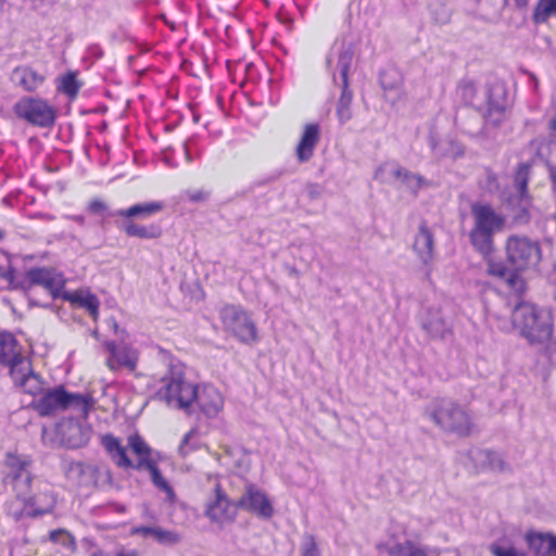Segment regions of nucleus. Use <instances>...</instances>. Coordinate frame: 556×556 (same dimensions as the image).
Returning <instances> with one entry per match:
<instances>
[{
    "instance_id": "nucleus-4",
    "label": "nucleus",
    "mask_w": 556,
    "mask_h": 556,
    "mask_svg": "<svg viewBox=\"0 0 556 556\" xmlns=\"http://www.w3.org/2000/svg\"><path fill=\"white\" fill-rule=\"evenodd\" d=\"M353 62V51L350 47L341 45L333 48L327 59V66L336 84L342 87L341 96L337 105V115L340 123H346L352 117L353 93L349 89V72Z\"/></svg>"
},
{
    "instance_id": "nucleus-43",
    "label": "nucleus",
    "mask_w": 556,
    "mask_h": 556,
    "mask_svg": "<svg viewBox=\"0 0 556 556\" xmlns=\"http://www.w3.org/2000/svg\"><path fill=\"white\" fill-rule=\"evenodd\" d=\"M50 540L55 543H61L66 546H74V538L65 530L59 529L50 532Z\"/></svg>"
},
{
    "instance_id": "nucleus-19",
    "label": "nucleus",
    "mask_w": 556,
    "mask_h": 556,
    "mask_svg": "<svg viewBox=\"0 0 556 556\" xmlns=\"http://www.w3.org/2000/svg\"><path fill=\"white\" fill-rule=\"evenodd\" d=\"M320 130L317 124H306L295 152L298 160L303 163L312 159L316 144L319 141Z\"/></svg>"
},
{
    "instance_id": "nucleus-59",
    "label": "nucleus",
    "mask_w": 556,
    "mask_h": 556,
    "mask_svg": "<svg viewBox=\"0 0 556 556\" xmlns=\"http://www.w3.org/2000/svg\"><path fill=\"white\" fill-rule=\"evenodd\" d=\"M447 20H448V16H445V17L440 18L439 22L445 23Z\"/></svg>"
},
{
    "instance_id": "nucleus-28",
    "label": "nucleus",
    "mask_w": 556,
    "mask_h": 556,
    "mask_svg": "<svg viewBox=\"0 0 556 556\" xmlns=\"http://www.w3.org/2000/svg\"><path fill=\"white\" fill-rule=\"evenodd\" d=\"M555 535L542 532H527L526 542L536 556H551Z\"/></svg>"
},
{
    "instance_id": "nucleus-23",
    "label": "nucleus",
    "mask_w": 556,
    "mask_h": 556,
    "mask_svg": "<svg viewBox=\"0 0 556 556\" xmlns=\"http://www.w3.org/2000/svg\"><path fill=\"white\" fill-rule=\"evenodd\" d=\"M62 431L68 446L74 448L86 445L92 432L89 425L73 420L64 424Z\"/></svg>"
},
{
    "instance_id": "nucleus-58",
    "label": "nucleus",
    "mask_w": 556,
    "mask_h": 556,
    "mask_svg": "<svg viewBox=\"0 0 556 556\" xmlns=\"http://www.w3.org/2000/svg\"><path fill=\"white\" fill-rule=\"evenodd\" d=\"M75 468H76L77 470L81 471V470H83V465H81V464H76V465H75Z\"/></svg>"
},
{
    "instance_id": "nucleus-41",
    "label": "nucleus",
    "mask_w": 556,
    "mask_h": 556,
    "mask_svg": "<svg viewBox=\"0 0 556 556\" xmlns=\"http://www.w3.org/2000/svg\"><path fill=\"white\" fill-rule=\"evenodd\" d=\"M301 556H320L317 542L313 535H305L301 546Z\"/></svg>"
},
{
    "instance_id": "nucleus-11",
    "label": "nucleus",
    "mask_w": 556,
    "mask_h": 556,
    "mask_svg": "<svg viewBox=\"0 0 556 556\" xmlns=\"http://www.w3.org/2000/svg\"><path fill=\"white\" fill-rule=\"evenodd\" d=\"M109 353L105 364L112 371L126 369L135 372L139 362V352L131 345H117L114 341H105L103 344Z\"/></svg>"
},
{
    "instance_id": "nucleus-40",
    "label": "nucleus",
    "mask_w": 556,
    "mask_h": 556,
    "mask_svg": "<svg viewBox=\"0 0 556 556\" xmlns=\"http://www.w3.org/2000/svg\"><path fill=\"white\" fill-rule=\"evenodd\" d=\"M485 257L488 258L486 271L489 275L500 278V279H504L508 275L509 269L506 267V265L504 263L493 261L491 258V255L485 256Z\"/></svg>"
},
{
    "instance_id": "nucleus-16",
    "label": "nucleus",
    "mask_w": 556,
    "mask_h": 556,
    "mask_svg": "<svg viewBox=\"0 0 556 556\" xmlns=\"http://www.w3.org/2000/svg\"><path fill=\"white\" fill-rule=\"evenodd\" d=\"M201 412L208 418L216 417L224 407V396L212 384H202L197 388L195 400Z\"/></svg>"
},
{
    "instance_id": "nucleus-37",
    "label": "nucleus",
    "mask_w": 556,
    "mask_h": 556,
    "mask_svg": "<svg viewBox=\"0 0 556 556\" xmlns=\"http://www.w3.org/2000/svg\"><path fill=\"white\" fill-rule=\"evenodd\" d=\"M551 16H556V2H539L533 14L534 21L543 23Z\"/></svg>"
},
{
    "instance_id": "nucleus-56",
    "label": "nucleus",
    "mask_w": 556,
    "mask_h": 556,
    "mask_svg": "<svg viewBox=\"0 0 556 556\" xmlns=\"http://www.w3.org/2000/svg\"><path fill=\"white\" fill-rule=\"evenodd\" d=\"M73 219L77 223H83L84 222V217L83 216H74Z\"/></svg>"
},
{
    "instance_id": "nucleus-52",
    "label": "nucleus",
    "mask_w": 556,
    "mask_h": 556,
    "mask_svg": "<svg viewBox=\"0 0 556 556\" xmlns=\"http://www.w3.org/2000/svg\"><path fill=\"white\" fill-rule=\"evenodd\" d=\"M549 129L553 132V135H556V116L551 119Z\"/></svg>"
},
{
    "instance_id": "nucleus-1",
    "label": "nucleus",
    "mask_w": 556,
    "mask_h": 556,
    "mask_svg": "<svg viewBox=\"0 0 556 556\" xmlns=\"http://www.w3.org/2000/svg\"><path fill=\"white\" fill-rule=\"evenodd\" d=\"M511 319L513 326L530 344H543L554 334V313L551 307L521 302L516 305Z\"/></svg>"
},
{
    "instance_id": "nucleus-48",
    "label": "nucleus",
    "mask_w": 556,
    "mask_h": 556,
    "mask_svg": "<svg viewBox=\"0 0 556 556\" xmlns=\"http://www.w3.org/2000/svg\"><path fill=\"white\" fill-rule=\"evenodd\" d=\"M92 556H138L135 551H118L115 554H109L102 551L96 552Z\"/></svg>"
},
{
    "instance_id": "nucleus-33",
    "label": "nucleus",
    "mask_w": 556,
    "mask_h": 556,
    "mask_svg": "<svg viewBox=\"0 0 556 556\" xmlns=\"http://www.w3.org/2000/svg\"><path fill=\"white\" fill-rule=\"evenodd\" d=\"M403 168L393 162L381 164L375 172L374 178L382 184L396 182L401 178Z\"/></svg>"
},
{
    "instance_id": "nucleus-21",
    "label": "nucleus",
    "mask_w": 556,
    "mask_h": 556,
    "mask_svg": "<svg viewBox=\"0 0 556 556\" xmlns=\"http://www.w3.org/2000/svg\"><path fill=\"white\" fill-rule=\"evenodd\" d=\"M63 299L76 305L85 308L94 320L99 317L100 301L96 294L88 289H78L75 291L66 292Z\"/></svg>"
},
{
    "instance_id": "nucleus-34",
    "label": "nucleus",
    "mask_w": 556,
    "mask_h": 556,
    "mask_svg": "<svg viewBox=\"0 0 556 556\" xmlns=\"http://www.w3.org/2000/svg\"><path fill=\"white\" fill-rule=\"evenodd\" d=\"M127 444L130 447V450L138 456V464H140L144 459H155L152 456L150 446L140 435H129L127 439Z\"/></svg>"
},
{
    "instance_id": "nucleus-35",
    "label": "nucleus",
    "mask_w": 556,
    "mask_h": 556,
    "mask_svg": "<svg viewBox=\"0 0 556 556\" xmlns=\"http://www.w3.org/2000/svg\"><path fill=\"white\" fill-rule=\"evenodd\" d=\"M201 446V439L199 431L195 429H191L188 433L185 434L180 445L179 453L182 456L188 455L192 451L199 448Z\"/></svg>"
},
{
    "instance_id": "nucleus-15",
    "label": "nucleus",
    "mask_w": 556,
    "mask_h": 556,
    "mask_svg": "<svg viewBox=\"0 0 556 556\" xmlns=\"http://www.w3.org/2000/svg\"><path fill=\"white\" fill-rule=\"evenodd\" d=\"M239 508L268 519L274 515L273 505L267 495L260 489L249 485L237 502Z\"/></svg>"
},
{
    "instance_id": "nucleus-22",
    "label": "nucleus",
    "mask_w": 556,
    "mask_h": 556,
    "mask_svg": "<svg viewBox=\"0 0 556 556\" xmlns=\"http://www.w3.org/2000/svg\"><path fill=\"white\" fill-rule=\"evenodd\" d=\"M164 208V203L161 201L142 202L131 205L127 208L118 210L113 215L124 219H146L149 218Z\"/></svg>"
},
{
    "instance_id": "nucleus-30",
    "label": "nucleus",
    "mask_w": 556,
    "mask_h": 556,
    "mask_svg": "<svg viewBox=\"0 0 556 556\" xmlns=\"http://www.w3.org/2000/svg\"><path fill=\"white\" fill-rule=\"evenodd\" d=\"M123 229L127 236L140 239H154L161 236V228L159 226L138 225L130 219H125Z\"/></svg>"
},
{
    "instance_id": "nucleus-26",
    "label": "nucleus",
    "mask_w": 556,
    "mask_h": 556,
    "mask_svg": "<svg viewBox=\"0 0 556 556\" xmlns=\"http://www.w3.org/2000/svg\"><path fill=\"white\" fill-rule=\"evenodd\" d=\"M435 552L418 540L406 539L390 546L389 556H433Z\"/></svg>"
},
{
    "instance_id": "nucleus-38",
    "label": "nucleus",
    "mask_w": 556,
    "mask_h": 556,
    "mask_svg": "<svg viewBox=\"0 0 556 556\" xmlns=\"http://www.w3.org/2000/svg\"><path fill=\"white\" fill-rule=\"evenodd\" d=\"M59 89L68 97L74 98L79 90V86L74 74L68 73L64 75L60 80Z\"/></svg>"
},
{
    "instance_id": "nucleus-17",
    "label": "nucleus",
    "mask_w": 556,
    "mask_h": 556,
    "mask_svg": "<svg viewBox=\"0 0 556 556\" xmlns=\"http://www.w3.org/2000/svg\"><path fill=\"white\" fill-rule=\"evenodd\" d=\"M24 503L23 509L21 513L16 514V518H21L23 516L36 517L39 515H43L50 513L55 504L54 495L49 492H40L33 497H26V495L17 496Z\"/></svg>"
},
{
    "instance_id": "nucleus-7",
    "label": "nucleus",
    "mask_w": 556,
    "mask_h": 556,
    "mask_svg": "<svg viewBox=\"0 0 556 556\" xmlns=\"http://www.w3.org/2000/svg\"><path fill=\"white\" fill-rule=\"evenodd\" d=\"M505 253L508 264L515 270L535 267L542 257L541 247L526 236L511 235L506 239Z\"/></svg>"
},
{
    "instance_id": "nucleus-31",
    "label": "nucleus",
    "mask_w": 556,
    "mask_h": 556,
    "mask_svg": "<svg viewBox=\"0 0 556 556\" xmlns=\"http://www.w3.org/2000/svg\"><path fill=\"white\" fill-rule=\"evenodd\" d=\"M14 78L27 91L36 90L43 83V76L29 67L15 68Z\"/></svg>"
},
{
    "instance_id": "nucleus-42",
    "label": "nucleus",
    "mask_w": 556,
    "mask_h": 556,
    "mask_svg": "<svg viewBox=\"0 0 556 556\" xmlns=\"http://www.w3.org/2000/svg\"><path fill=\"white\" fill-rule=\"evenodd\" d=\"M515 271H508V275L503 279L505 280L507 287L516 292V293H522L526 287V283L523 279Z\"/></svg>"
},
{
    "instance_id": "nucleus-53",
    "label": "nucleus",
    "mask_w": 556,
    "mask_h": 556,
    "mask_svg": "<svg viewBox=\"0 0 556 556\" xmlns=\"http://www.w3.org/2000/svg\"><path fill=\"white\" fill-rule=\"evenodd\" d=\"M553 285V298L556 301V267H555V279L552 282Z\"/></svg>"
},
{
    "instance_id": "nucleus-25",
    "label": "nucleus",
    "mask_w": 556,
    "mask_h": 556,
    "mask_svg": "<svg viewBox=\"0 0 556 556\" xmlns=\"http://www.w3.org/2000/svg\"><path fill=\"white\" fill-rule=\"evenodd\" d=\"M138 469H146L151 477V481L155 488L164 492L166 500L173 504L176 501V494L174 489L170 486L168 481L162 476L156 459H144L140 464H137Z\"/></svg>"
},
{
    "instance_id": "nucleus-47",
    "label": "nucleus",
    "mask_w": 556,
    "mask_h": 556,
    "mask_svg": "<svg viewBox=\"0 0 556 556\" xmlns=\"http://www.w3.org/2000/svg\"><path fill=\"white\" fill-rule=\"evenodd\" d=\"M542 345H545V352L551 358L556 357V339L552 336V338L543 343Z\"/></svg>"
},
{
    "instance_id": "nucleus-20",
    "label": "nucleus",
    "mask_w": 556,
    "mask_h": 556,
    "mask_svg": "<svg viewBox=\"0 0 556 556\" xmlns=\"http://www.w3.org/2000/svg\"><path fill=\"white\" fill-rule=\"evenodd\" d=\"M22 361H28L21 354V346L11 333H0V363L10 367V370Z\"/></svg>"
},
{
    "instance_id": "nucleus-5",
    "label": "nucleus",
    "mask_w": 556,
    "mask_h": 556,
    "mask_svg": "<svg viewBox=\"0 0 556 556\" xmlns=\"http://www.w3.org/2000/svg\"><path fill=\"white\" fill-rule=\"evenodd\" d=\"M93 405L94 400L90 394L68 393L61 387L45 390L37 400L31 402L33 408L42 417L73 408L87 418Z\"/></svg>"
},
{
    "instance_id": "nucleus-27",
    "label": "nucleus",
    "mask_w": 556,
    "mask_h": 556,
    "mask_svg": "<svg viewBox=\"0 0 556 556\" xmlns=\"http://www.w3.org/2000/svg\"><path fill=\"white\" fill-rule=\"evenodd\" d=\"M102 445L111 456L112 460L122 468H131L134 464L126 453V448L122 445L121 440L112 434L102 437Z\"/></svg>"
},
{
    "instance_id": "nucleus-6",
    "label": "nucleus",
    "mask_w": 556,
    "mask_h": 556,
    "mask_svg": "<svg viewBox=\"0 0 556 556\" xmlns=\"http://www.w3.org/2000/svg\"><path fill=\"white\" fill-rule=\"evenodd\" d=\"M159 396L175 408H188L197 396V387L185 379L184 366L172 364L161 379Z\"/></svg>"
},
{
    "instance_id": "nucleus-36",
    "label": "nucleus",
    "mask_w": 556,
    "mask_h": 556,
    "mask_svg": "<svg viewBox=\"0 0 556 556\" xmlns=\"http://www.w3.org/2000/svg\"><path fill=\"white\" fill-rule=\"evenodd\" d=\"M399 182L405 186L408 190L416 193L425 185L426 181L421 176L409 173L403 168Z\"/></svg>"
},
{
    "instance_id": "nucleus-32",
    "label": "nucleus",
    "mask_w": 556,
    "mask_h": 556,
    "mask_svg": "<svg viewBox=\"0 0 556 556\" xmlns=\"http://www.w3.org/2000/svg\"><path fill=\"white\" fill-rule=\"evenodd\" d=\"M477 460L481 463L483 468L495 471V472H502L506 470L507 465L502 457L500 453L492 452V451H479L477 453Z\"/></svg>"
},
{
    "instance_id": "nucleus-61",
    "label": "nucleus",
    "mask_w": 556,
    "mask_h": 556,
    "mask_svg": "<svg viewBox=\"0 0 556 556\" xmlns=\"http://www.w3.org/2000/svg\"><path fill=\"white\" fill-rule=\"evenodd\" d=\"M105 475H106L108 477H110V471H109V470H105Z\"/></svg>"
},
{
    "instance_id": "nucleus-54",
    "label": "nucleus",
    "mask_w": 556,
    "mask_h": 556,
    "mask_svg": "<svg viewBox=\"0 0 556 556\" xmlns=\"http://www.w3.org/2000/svg\"><path fill=\"white\" fill-rule=\"evenodd\" d=\"M381 85L384 89L392 88V86H389L386 81V76H381Z\"/></svg>"
},
{
    "instance_id": "nucleus-8",
    "label": "nucleus",
    "mask_w": 556,
    "mask_h": 556,
    "mask_svg": "<svg viewBox=\"0 0 556 556\" xmlns=\"http://www.w3.org/2000/svg\"><path fill=\"white\" fill-rule=\"evenodd\" d=\"M225 331L243 343L257 340V329L250 314L240 305L229 304L219 312Z\"/></svg>"
},
{
    "instance_id": "nucleus-57",
    "label": "nucleus",
    "mask_w": 556,
    "mask_h": 556,
    "mask_svg": "<svg viewBox=\"0 0 556 556\" xmlns=\"http://www.w3.org/2000/svg\"><path fill=\"white\" fill-rule=\"evenodd\" d=\"M530 77H531V79H532V81H533V84H534V87H536V85H538V78H536L533 74H531V75H530Z\"/></svg>"
},
{
    "instance_id": "nucleus-60",
    "label": "nucleus",
    "mask_w": 556,
    "mask_h": 556,
    "mask_svg": "<svg viewBox=\"0 0 556 556\" xmlns=\"http://www.w3.org/2000/svg\"><path fill=\"white\" fill-rule=\"evenodd\" d=\"M114 330H115V332L117 333L118 326H117V324H116L115 321H114Z\"/></svg>"
},
{
    "instance_id": "nucleus-10",
    "label": "nucleus",
    "mask_w": 556,
    "mask_h": 556,
    "mask_svg": "<svg viewBox=\"0 0 556 556\" xmlns=\"http://www.w3.org/2000/svg\"><path fill=\"white\" fill-rule=\"evenodd\" d=\"M15 114L28 123L49 127L55 121V112L47 101L36 98H23L14 105Z\"/></svg>"
},
{
    "instance_id": "nucleus-46",
    "label": "nucleus",
    "mask_w": 556,
    "mask_h": 556,
    "mask_svg": "<svg viewBox=\"0 0 556 556\" xmlns=\"http://www.w3.org/2000/svg\"><path fill=\"white\" fill-rule=\"evenodd\" d=\"M14 279V271L12 269H2L0 267V281L7 282L8 286H12ZM0 288L3 286L0 283Z\"/></svg>"
},
{
    "instance_id": "nucleus-3",
    "label": "nucleus",
    "mask_w": 556,
    "mask_h": 556,
    "mask_svg": "<svg viewBox=\"0 0 556 556\" xmlns=\"http://www.w3.org/2000/svg\"><path fill=\"white\" fill-rule=\"evenodd\" d=\"M426 414L441 430L460 438L469 437L476 430L470 413L447 399L431 402L426 408Z\"/></svg>"
},
{
    "instance_id": "nucleus-45",
    "label": "nucleus",
    "mask_w": 556,
    "mask_h": 556,
    "mask_svg": "<svg viewBox=\"0 0 556 556\" xmlns=\"http://www.w3.org/2000/svg\"><path fill=\"white\" fill-rule=\"evenodd\" d=\"M210 193L203 189L188 190L185 192V198L190 202H204L208 199Z\"/></svg>"
},
{
    "instance_id": "nucleus-2",
    "label": "nucleus",
    "mask_w": 556,
    "mask_h": 556,
    "mask_svg": "<svg viewBox=\"0 0 556 556\" xmlns=\"http://www.w3.org/2000/svg\"><path fill=\"white\" fill-rule=\"evenodd\" d=\"M473 226L469 231L472 247L483 256L494 252L493 236L506 229L507 219L488 203H475L471 206Z\"/></svg>"
},
{
    "instance_id": "nucleus-50",
    "label": "nucleus",
    "mask_w": 556,
    "mask_h": 556,
    "mask_svg": "<svg viewBox=\"0 0 556 556\" xmlns=\"http://www.w3.org/2000/svg\"><path fill=\"white\" fill-rule=\"evenodd\" d=\"M547 167L553 190L556 192V164L548 163Z\"/></svg>"
},
{
    "instance_id": "nucleus-13",
    "label": "nucleus",
    "mask_w": 556,
    "mask_h": 556,
    "mask_svg": "<svg viewBox=\"0 0 556 556\" xmlns=\"http://www.w3.org/2000/svg\"><path fill=\"white\" fill-rule=\"evenodd\" d=\"M237 503H232L219 484L215 485L214 498L205 507V516L214 523L223 526L232 522L237 516Z\"/></svg>"
},
{
    "instance_id": "nucleus-55",
    "label": "nucleus",
    "mask_w": 556,
    "mask_h": 556,
    "mask_svg": "<svg viewBox=\"0 0 556 556\" xmlns=\"http://www.w3.org/2000/svg\"><path fill=\"white\" fill-rule=\"evenodd\" d=\"M552 555L551 556H556V535H555V539H554V542H553V546H552Z\"/></svg>"
},
{
    "instance_id": "nucleus-49",
    "label": "nucleus",
    "mask_w": 556,
    "mask_h": 556,
    "mask_svg": "<svg viewBox=\"0 0 556 556\" xmlns=\"http://www.w3.org/2000/svg\"><path fill=\"white\" fill-rule=\"evenodd\" d=\"M89 210L92 213H99L106 210V205L101 200H93L89 204Z\"/></svg>"
},
{
    "instance_id": "nucleus-12",
    "label": "nucleus",
    "mask_w": 556,
    "mask_h": 556,
    "mask_svg": "<svg viewBox=\"0 0 556 556\" xmlns=\"http://www.w3.org/2000/svg\"><path fill=\"white\" fill-rule=\"evenodd\" d=\"M31 464L30 457L16 453H8L5 466L9 476L12 477L13 488L17 496L27 495L30 489L31 476L28 470Z\"/></svg>"
},
{
    "instance_id": "nucleus-14",
    "label": "nucleus",
    "mask_w": 556,
    "mask_h": 556,
    "mask_svg": "<svg viewBox=\"0 0 556 556\" xmlns=\"http://www.w3.org/2000/svg\"><path fill=\"white\" fill-rule=\"evenodd\" d=\"M14 384L36 397L45 391L43 380L34 372L30 361H22L10 370Z\"/></svg>"
},
{
    "instance_id": "nucleus-18",
    "label": "nucleus",
    "mask_w": 556,
    "mask_h": 556,
    "mask_svg": "<svg viewBox=\"0 0 556 556\" xmlns=\"http://www.w3.org/2000/svg\"><path fill=\"white\" fill-rule=\"evenodd\" d=\"M27 278L31 283L46 288L53 296H56L65 283L61 274L47 268L30 269Z\"/></svg>"
},
{
    "instance_id": "nucleus-24",
    "label": "nucleus",
    "mask_w": 556,
    "mask_h": 556,
    "mask_svg": "<svg viewBox=\"0 0 556 556\" xmlns=\"http://www.w3.org/2000/svg\"><path fill=\"white\" fill-rule=\"evenodd\" d=\"M433 233L425 224L420 225L415 237L414 251L426 265L431 263L433 258Z\"/></svg>"
},
{
    "instance_id": "nucleus-39",
    "label": "nucleus",
    "mask_w": 556,
    "mask_h": 556,
    "mask_svg": "<svg viewBox=\"0 0 556 556\" xmlns=\"http://www.w3.org/2000/svg\"><path fill=\"white\" fill-rule=\"evenodd\" d=\"M424 329L428 331L431 337H443L446 331V326L441 317H435L431 320H424Z\"/></svg>"
},
{
    "instance_id": "nucleus-51",
    "label": "nucleus",
    "mask_w": 556,
    "mask_h": 556,
    "mask_svg": "<svg viewBox=\"0 0 556 556\" xmlns=\"http://www.w3.org/2000/svg\"><path fill=\"white\" fill-rule=\"evenodd\" d=\"M285 8L282 7L279 11H278V16L279 18L282 21V22H288L290 21L291 18L287 15H285V12H283Z\"/></svg>"
},
{
    "instance_id": "nucleus-9",
    "label": "nucleus",
    "mask_w": 556,
    "mask_h": 556,
    "mask_svg": "<svg viewBox=\"0 0 556 556\" xmlns=\"http://www.w3.org/2000/svg\"><path fill=\"white\" fill-rule=\"evenodd\" d=\"M530 176V166L520 164L515 173L516 194H510L507 199V207L511 213L515 224H527L531 218L532 200L527 191Z\"/></svg>"
},
{
    "instance_id": "nucleus-29",
    "label": "nucleus",
    "mask_w": 556,
    "mask_h": 556,
    "mask_svg": "<svg viewBox=\"0 0 556 556\" xmlns=\"http://www.w3.org/2000/svg\"><path fill=\"white\" fill-rule=\"evenodd\" d=\"M132 534L141 536H152L162 544H175L179 542V535L176 532L167 531L157 527H136L131 529Z\"/></svg>"
},
{
    "instance_id": "nucleus-44",
    "label": "nucleus",
    "mask_w": 556,
    "mask_h": 556,
    "mask_svg": "<svg viewBox=\"0 0 556 556\" xmlns=\"http://www.w3.org/2000/svg\"><path fill=\"white\" fill-rule=\"evenodd\" d=\"M492 553L494 556H526L521 551H518L514 546H492Z\"/></svg>"
}]
</instances>
